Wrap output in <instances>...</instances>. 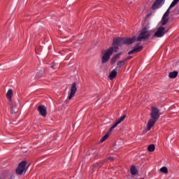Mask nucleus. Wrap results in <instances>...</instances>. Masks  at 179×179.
I'll return each mask as SVG.
<instances>
[{
    "mask_svg": "<svg viewBox=\"0 0 179 179\" xmlns=\"http://www.w3.org/2000/svg\"><path fill=\"white\" fill-rule=\"evenodd\" d=\"M135 41H136V36H132L131 38H114L113 41V47H110L107 50L101 51V54L103 55L101 57V63H107L110 60L113 52H117L119 47L123 45L124 44L129 45V44H131Z\"/></svg>",
    "mask_w": 179,
    "mask_h": 179,
    "instance_id": "obj_1",
    "label": "nucleus"
},
{
    "mask_svg": "<svg viewBox=\"0 0 179 179\" xmlns=\"http://www.w3.org/2000/svg\"><path fill=\"white\" fill-rule=\"evenodd\" d=\"M151 119L149 120L145 129L143 131V134H145L150 130L152 127L155 126V124L157 122L160 117L159 110L155 106L152 107V113L150 114Z\"/></svg>",
    "mask_w": 179,
    "mask_h": 179,
    "instance_id": "obj_2",
    "label": "nucleus"
},
{
    "mask_svg": "<svg viewBox=\"0 0 179 179\" xmlns=\"http://www.w3.org/2000/svg\"><path fill=\"white\" fill-rule=\"evenodd\" d=\"M27 161H22L21 162L17 168L16 169V173L18 175H22L23 173H26L27 169L30 166V165H29L27 168Z\"/></svg>",
    "mask_w": 179,
    "mask_h": 179,
    "instance_id": "obj_3",
    "label": "nucleus"
},
{
    "mask_svg": "<svg viewBox=\"0 0 179 179\" xmlns=\"http://www.w3.org/2000/svg\"><path fill=\"white\" fill-rule=\"evenodd\" d=\"M150 37V33L148 31V29L146 28L141 30V32L137 37L138 41H142L144 40H148Z\"/></svg>",
    "mask_w": 179,
    "mask_h": 179,
    "instance_id": "obj_4",
    "label": "nucleus"
},
{
    "mask_svg": "<svg viewBox=\"0 0 179 179\" xmlns=\"http://www.w3.org/2000/svg\"><path fill=\"white\" fill-rule=\"evenodd\" d=\"M168 31H169V29L166 30V28H164V27H159L157 31L154 34L153 36L156 38H162Z\"/></svg>",
    "mask_w": 179,
    "mask_h": 179,
    "instance_id": "obj_5",
    "label": "nucleus"
},
{
    "mask_svg": "<svg viewBox=\"0 0 179 179\" xmlns=\"http://www.w3.org/2000/svg\"><path fill=\"white\" fill-rule=\"evenodd\" d=\"M126 117H127V115H124L121 116L120 119L116 121V122L110 127L109 131L107 134H106V135H109L110 134H111L113 130L115 129V127H117V126L119 125V124L123 122Z\"/></svg>",
    "mask_w": 179,
    "mask_h": 179,
    "instance_id": "obj_6",
    "label": "nucleus"
},
{
    "mask_svg": "<svg viewBox=\"0 0 179 179\" xmlns=\"http://www.w3.org/2000/svg\"><path fill=\"white\" fill-rule=\"evenodd\" d=\"M178 2H179V0H173V2L171 3L168 10L164 13V15H162V17L169 18V15H170V9L176 6Z\"/></svg>",
    "mask_w": 179,
    "mask_h": 179,
    "instance_id": "obj_7",
    "label": "nucleus"
},
{
    "mask_svg": "<svg viewBox=\"0 0 179 179\" xmlns=\"http://www.w3.org/2000/svg\"><path fill=\"white\" fill-rule=\"evenodd\" d=\"M76 92H77L76 84V83H73L71 85V92H70V94H69V96L67 97L66 101L71 100L72 98L74 96Z\"/></svg>",
    "mask_w": 179,
    "mask_h": 179,
    "instance_id": "obj_8",
    "label": "nucleus"
},
{
    "mask_svg": "<svg viewBox=\"0 0 179 179\" xmlns=\"http://www.w3.org/2000/svg\"><path fill=\"white\" fill-rule=\"evenodd\" d=\"M143 49L142 45H140V43H136V46L131 51L128 52L129 55H133L141 52Z\"/></svg>",
    "mask_w": 179,
    "mask_h": 179,
    "instance_id": "obj_9",
    "label": "nucleus"
},
{
    "mask_svg": "<svg viewBox=\"0 0 179 179\" xmlns=\"http://www.w3.org/2000/svg\"><path fill=\"white\" fill-rule=\"evenodd\" d=\"M38 110L39 112L40 115L45 117L47 115V108L45 106L41 105L38 107Z\"/></svg>",
    "mask_w": 179,
    "mask_h": 179,
    "instance_id": "obj_10",
    "label": "nucleus"
},
{
    "mask_svg": "<svg viewBox=\"0 0 179 179\" xmlns=\"http://www.w3.org/2000/svg\"><path fill=\"white\" fill-rule=\"evenodd\" d=\"M165 0H156L152 4V9H157L160 8L164 3Z\"/></svg>",
    "mask_w": 179,
    "mask_h": 179,
    "instance_id": "obj_11",
    "label": "nucleus"
},
{
    "mask_svg": "<svg viewBox=\"0 0 179 179\" xmlns=\"http://www.w3.org/2000/svg\"><path fill=\"white\" fill-rule=\"evenodd\" d=\"M103 163H104L103 161H100V162H96V164L92 166L93 172H95L96 171H98L99 169L102 166Z\"/></svg>",
    "mask_w": 179,
    "mask_h": 179,
    "instance_id": "obj_12",
    "label": "nucleus"
},
{
    "mask_svg": "<svg viewBox=\"0 0 179 179\" xmlns=\"http://www.w3.org/2000/svg\"><path fill=\"white\" fill-rule=\"evenodd\" d=\"M117 71L115 69L110 71L109 76V79H110V80H113V79H115V78L117 76Z\"/></svg>",
    "mask_w": 179,
    "mask_h": 179,
    "instance_id": "obj_13",
    "label": "nucleus"
},
{
    "mask_svg": "<svg viewBox=\"0 0 179 179\" xmlns=\"http://www.w3.org/2000/svg\"><path fill=\"white\" fill-rule=\"evenodd\" d=\"M178 76V71H174L171 73H169V78L170 79H176V78Z\"/></svg>",
    "mask_w": 179,
    "mask_h": 179,
    "instance_id": "obj_14",
    "label": "nucleus"
},
{
    "mask_svg": "<svg viewBox=\"0 0 179 179\" xmlns=\"http://www.w3.org/2000/svg\"><path fill=\"white\" fill-rule=\"evenodd\" d=\"M125 63L124 60H120V62H117V66L115 68L117 71H120L121 66L124 65Z\"/></svg>",
    "mask_w": 179,
    "mask_h": 179,
    "instance_id": "obj_15",
    "label": "nucleus"
},
{
    "mask_svg": "<svg viewBox=\"0 0 179 179\" xmlns=\"http://www.w3.org/2000/svg\"><path fill=\"white\" fill-rule=\"evenodd\" d=\"M131 175L133 176L136 175V173H138V170L136 169L135 166H131Z\"/></svg>",
    "mask_w": 179,
    "mask_h": 179,
    "instance_id": "obj_16",
    "label": "nucleus"
},
{
    "mask_svg": "<svg viewBox=\"0 0 179 179\" xmlns=\"http://www.w3.org/2000/svg\"><path fill=\"white\" fill-rule=\"evenodd\" d=\"M12 96H13V91H12V90H8L7 93H6L7 99H10L11 101Z\"/></svg>",
    "mask_w": 179,
    "mask_h": 179,
    "instance_id": "obj_17",
    "label": "nucleus"
},
{
    "mask_svg": "<svg viewBox=\"0 0 179 179\" xmlns=\"http://www.w3.org/2000/svg\"><path fill=\"white\" fill-rule=\"evenodd\" d=\"M159 171H160L161 173H164V174H166V173H169L168 168L166 167V166H164V167L161 168V169H159Z\"/></svg>",
    "mask_w": 179,
    "mask_h": 179,
    "instance_id": "obj_18",
    "label": "nucleus"
},
{
    "mask_svg": "<svg viewBox=\"0 0 179 179\" xmlns=\"http://www.w3.org/2000/svg\"><path fill=\"white\" fill-rule=\"evenodd\" d=\"M169 23V18L162 17V26H165Z\"/></svg>",
    "mask_w": 179,
    "mask_h": 179,
    "instance_id": "obj_19",
    "label": "nucleus"
},
{
    "mask_svg": "<svg viewBox=\"0 0 179 179\" xmlns=\"http://www.w3.org/2000/svg\"><path fill=\"white\" fill-rule=\"evenodd\" d=\"M155 145H153V144H151V145H150L149 146H148V150L149 151V152H154L155 151Z\"/></svg>",
    "mask_w": 179,
    "mask_h": 179,
    "instance_id": "obj_20",
    "label": "nucleus"
},
{
    "mask_svg": "<svg viewBox=\"0 0 179 179\" xmlns=\"http://www.w3.org/2000/svg\"><path fill=\"white\" fill-rule=\"evenodd\" d=\"M108 138H109V135H104L102 138H101L100 143L105 142Z\"/></svg>",
    "mask_w": 179,
    "mask_h": 179,
    "instance_id": "obj_21",
    "label": "nucleus"
},
{
    "mask_svg": "<svg viewBox=\"0 0 179 179\" xmlns=\"http://www.w3.org/2000/svg\"><path fill=\"white\" fill-rule=\"evenodd\" d=\"M117 59L115 56H113L112 58L110 59V64L113 65L117 62Z\"/></svg>",
    "mask_w": 179,
    "mask_h": 179,
    "instance_id": "obj_22",
    "label": "nucleus"
},
{
    "mask_svg": "<svg viewBox=\"0 0 179 179\" xmlns=\"http://www.w3.org/2000/svg\"><path fill=\"white\" fill-rule=\"evenodd\" d=\"M10 107H11V111H12V113H13V114H15V113L17 112V110H15V109H14L15 106H14V104L13 103V102H11V103H10Z\"/></svg>",
    "mask_w": 179,
    "mask_h": 179,
    "instance_id": "obj_23",
    "label": "nucleus"
},
{
    "mask_svg": "<svg viewBox=\"0 0 179 179\" xmlns=\"http://www.w3.org/2000/svg\"><path fill=\"white\" fill-rule=\"evenodd\" d=\"M43 74V71H42L41 73H36V76H35V78H36V79H40Z\"/></svg>",
    "mask_w": 179,
    "mask_h": 179,
    "instance_id": "obj_24",
    "label": "nucleus"
},
{
    "mask_svg": "<svg viewBox=\"0 0 179 179\" xmlns=\"http://www.w3.org/2000/svg\"><path fill=\"white\" fill-rule=\"evenodd\" d=\"M122 55V52H120V53H118V54L114 55V57H115L117 59H120V57H121Z\"/></svg>",
    "mask_w": 179,
    "mask_h": 179,
    "instance_id": "obj_25",
    "label": "nucleus"
},
{
    "mask_svg": "<svg viewBox=\"0 0 179 179\" xmlns=\"http://www.w3.org/2000/svg\"><path fill=\"white\" fill-rule=\"evenodd\" d=\"M132 59V56H129L128 57L123 59V62L125 63L127 61H129Z\"/></svg>",
    "mask_w": 179,
    "mask_h": 179,
    "instance_id": "obj_26",
    "label": "nucleus"
},
{
    "mask_svg": "<svg viewBox=\"0 0 179 179\" xmlns=\"http://www.w3.org/2000/svg\"><path fill=\"white\" fill-rule=\"evenodd\" d=\"M108 161L113 162L114 161V157H109L107 159Z\"/></svg>",
    "mask_w": 179,
    "mask_h": 179,
    "instance_id": "obj_27",
    "label": "nucleus"
},
{
    "mask_svg": "<svg viewBox=\"0 0 179 179\" xmlns=\"http://www.w3.org/2000/svg\"><path fill=\"white\" fill-rule=\"evenodd\" d=\"M55 66H56V64H55V63H53V64H52V66H50V68L54 69Z\"/></svg>",
    "mask_w": 179,
    "mask_h": 179,
    "instance_id": "obj_28",
    "label": "nucleus"
},
{
    "mask_svg": "<svg viewBox=\"0 0 179 179\" xmlns=\"http://www.w3.org/2000/svg\"><path fill=\"white\" fill-rule=\"evenodd\" d=\"M141 179H143V178H141Z\"/></svg>",
    "mask_w": 179,
    "mask_h": 179,
    "instance_id": "obj_29",
    "label": "nucleus"
}]
</instances>
